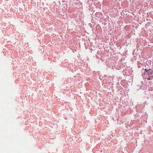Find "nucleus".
Returning a JSON list of instances; mask_svg holds the SVG:
<instances>
[{"instance_id":"2","label":"nucleus","mask_w":153,"mask_h":153,"mask_svg":"<svg viewBox=\"0 0 153 153\" xmlns=\"http://www.w3.org/2000/svg\"><path fill=\"white\" fill-rule=\"evenodd\" d=\"M153 79V76H150L149 77H148L147 79L148 80H150Z\"/></svg>"},{"instance_id":"3","label":"nucleus","mask_w":153,"mask_h":153,"mask_svg":"<svg viewBox=\"0 0 153 153\" xmlns=\"http://www.w3.org/2000/svg\"><path fill=\"white\" fill-rule=\"evenodd\" d=\"M145 70L146 72L144 73V74H146V73H147L148 72V71H149V70H147L146 69H145Z\"/></svg>"},{"instance_id":"1","label":"nucleus","mask_w":153,"mask_h":153,"mask_svg":"<svg viewBox=\"0 0 153 153\" xmlns=\"http://www.w3.org/2000/svg\"><path fill=\"white\" fill-rule=\"evenodd\" d=\"M153 74V71L151 69H149V71L147 73V74L148 75H152Z\"/></svg>"}]
</instances>
